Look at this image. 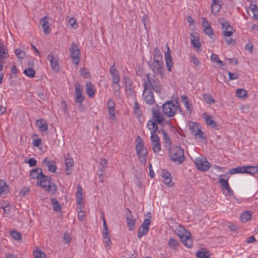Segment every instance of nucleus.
<instances>
[{"label": "nucleus", "mask_w": 258, "mask_h": 258, "mask_svg": "<svg viewBox=\"0 0 258 258\" xmlns=\"http://www.w3.org/2000/svg\"><path fill=\"white\" fill-rule=\"evenodd\" d=\"M75 94L76 95L75 102L79 103L80 106H82V102L85 99L84 96L82 94L83 89L79 83H76L75 85Z\"/></svg>", "instance_id": "9b49d317"}, {"label": "nucleus", "mask_w": 258, "mask_h": 258, "mask_svg": "<svg viewBox=\"0 0 258 258\" xmlns=\"http://www.w3.org/2000/svg\"><path fill=\"white\" fill-rule=\"evenodd\" d=\"M9 56L8 48L1 40H0V57L7 58Z\"/></svg>", "instance_id": "7c9ffc66"}, {"label": "nucleus", "mask_w": 258, "mask_h": 258, "mask_svg": "<svg viewBox=\"0 0 258 258\" xmlns=\"http://www.w3.org/2000/svg\"><path fill=\"white\" fill-rule=\"evenodd\" d=\"M145 217L143 223L140 226L138 229V237L141 238L143 236L146 235L149 231V227L151 222V213H149L147 215H145Z\"/></svg>", "instance_id": "423d86ee"}, {"label": "nucleus", "mask_w": 258, "mask_h": 258, "mask_svg": "<svg viewBox=\"0 0 258 258\" xmlns=\"http://www.w3.org/2000/svg\"><path fill=\"white\" fill-rule=\"evenodd\" d=\"M47 58L50 62L51 69L55 72H58L59 71V67L58 58L52 54H49L47 55Z\"/></svg>", "instance_id": "2eb2a0df"}, {"label": "nucleus", "mask_w": 258, "mask_h": 258, "mask_svg": "<svg viewBox=\"0 0 258 258\" xmlns=\"http://www.w3.org/2000/svg\"><path fill=\"white\" fill-rule=\"evenodd\" d=\"M9 191V186L7 182L2 179H0V196L8 193Z\"/></svg>", "instance_id": "72a5a7b5"}, {"label": "nucleus", "mask_w": 258, "mask_h": 258, "mask_svg": "<svg viewBox=\"0 0 258 258\" xmlns=\"http://www.w3.org/2000/svg\"><path fill=\"white\" fill-rule=\"evenodd\" d=\"M103 241L105 244L106 247H110L111 245V241L109 235L103 236Z\"/></svg>", "instance_id": "052dcab7"}, {"label": "nucleus", "mask_w": 258, "mask_h": 258, "mask_svg": "<svg viewBox=\"0 0 258 258\" xmlns=\"http://www.w3.org/2000/svg\"><path fill=\"white\" fill-rule=\"evenodd\" d=\"M219 23L222 25L223 29V35L226 37H230L231 36L233 32L232 31V27L230 26L229 23L224 18H220Z\"/></svg>", "instance_id": "1a4fd4ad"}, {"label": "nucleus", "mask_w": 258, "mask_h": 258, "mask_svg": "<svg viewBox=\"0 0 258 258\" xmlns=\"http://www.w3.org/2000/svg\"><path fill=\"white\" fill-rule=\"evenodd\" d=\"M51 201L53 207V210L56 212H59L61 209V207L57 200L56 199H51Z\"/></svg>", "instance_id": "a18cd8bd"}, {"label": "nucleus", "mask_w": 258, "mask_h": 258, "mask_svg": "<svg viewBox=\"0 0 258 258\" xmlns=\"http://www.w3.org/2000/svg\"><path fill=\"white\" fill-rule=\"evenodd\" d=\"M86 93L90 97H93L96 92L94 86L91 82H87L86 84Z\"/></svg>", "instance_id": "bb28decb"}, {"label": "nucleus", "mask_w": 258, "mask_h": 258, "mask_svg": "<svg viewBox=\"0 0 258 258\" xmlns=\"http://www.w3.org/2000/svg\"><path fill=\"white\" fill-rule=\"evenodd\" d=\"M153 117L154 118L155 121L158 123H160L164 120L163 115L161 112L155 109H152Z\"/></svg>", "instance_id": "393cba45"}, {"label": "nucleus", "mask_w": 258, "mask_h": 258, "mask_svg": "<svg viewBox=\"0 0 258 258\" xmlns=\"http://www.w3.org/2000/svg\"><path fill=\"white\" fill-rule=\"evenodd\" d=\"M151 143L154 152L158 154L161 151V143L158 135L151 136Z\"/></svg>", "instance_id": "ddd939ff"}, {"label": "nucleus", "mask_w": 258, "mask_h": 258, "mask_svg": "<svg viewBox=\"0 0 258 258\" xmlns=\"http://www.w3.org/2000/svg\"><path fill=\"white\" fill-rule=\"evenodd\" d=\"M236 95L239 98H245L247 96V91L243 89H238L236 90Z\"/></svg>", "instance_id": "3c124183"}, {"label": "nucleus", "mask_w": 258, "mask_h": 258, "mask_svg": "<svg viewBox=\"0 0 258 258\" xmlns=\"http://www.w3.org/2000/svg\"><path fill=\"white\" fill-rule=\"evenodd\" d=\"M143 98L147 104L152 105L155 103L154 94L150 90L146 89L144 88Z\"/></svg>", "instance_id": "4468645a"}, {"label": "nucleus", "mask_w": 258, "mask_h": 258, "mask_svg": "<svg viewBox=\"0 0 258 258\" xmlns=\"http://www.w3.org/2000/svg\"><path fill=\"white\" fill-rule=\"evenodd\" d=\"M36 123L40 132H45L48 130V125L44 119L37 120Z\"/></svg>", "instance_id": "c85d7f7f"}, {"label": "nucleus", "mask_w": 258, "mask_h": 258, "mask_svg": "<svg viewBox=\"0 0 258 258\" xmlns=\"http://www.w3.org/2000/svg\"><path fill=\"white\" fill-rule=\"evenodd\" d=\"M203 97L204 101L208 104H212L215 102V100L209 94H205Z\"/></svg>", "instance_id": "09e8293b"}, {"label": "nucleus", "mask_w": 258, "mask_h": 258, "mask_svg": "<svg viewBox=\"0 0 258 258\" xmlns=\"http://www.w3.org/2000/svg\"><path fill=\"white\" fill-rule=\"evenodd\" d=\"M167 51L165 53V60L168 70L170 72L173 66L172 57L170 48L167 44L166 45Z\"/></svg>", "instance_id": "f3484780"}, {"label": "nucleus", "mask_w": 258, "mask_h": 258, "mask_svg": "<svg viewBox=\"0 0 258 258\" xmlns=\"http://www.w3.org/2000/svg\"><path fill=\"white\" fill-rule=\"evenodd\" d=\"M158 124L153 119L148 121L147 126L151 132V136L157 135L156 132H158Z\"/></svg>", "instance_id": "412c9836"}, {"label": "nucleus", "mask_w": 258, "mask_h": 258, "mask_svg": "<svg viewBox=\"0 0 258 258\" xmlns=\"http://www.w3.org/2000/svg\"><path fill=\"white\" fill-rule=\"evenodd\" d=\"M194 136L197 139H203L204 138V133L201 128H200L195 133Z\"/></svg>", "instance_id": "bf43d9fd"}, {"label": "nucleus", "mask_w": 258, "mask_h": 258, "mask_svg": "<svg viewBox=\"0 0 258 258\" xmlns=\"http://www.w3.org/2000/svg\"><path fill=\"white\" fill-rule=\"evenodd\" d=\"M44 175L42 170L39 168L33 169L30 173V176L33 179H37L38 180H39Z\"/></svg>", "instance_id": "2f4dec72"}, {"label": "nucleus", "mask_w": 258, "mask_h": 258, "mask_svg": "<svg viewBox=\"0 0 258 258\" xmlns=\"http://www.w3.org/2000/svg\"><path fill=\"white\" fill-rule=\"evenodd\" d=\"M15 53L19 58L22 59L25 56L24 52L20 49H16L15 51Z\"/></svg>", "instance_id": "680f3d73"}, {"label": "nucleus", "mask_w": 258, "mask_h": 258, "mask_svg": "<svg viewBox=\"0 0 258 258\" xmlns=\"http://www.w3.org/2000/svg\"><path fill=\"white\" fill-rule=\"evenodd\" d=\"M80 73L81 75L85 78L90 77V73L88 70L85 68H81L80 70Z\"/></svg>", "instance_id": "13d9d810"}, {"label": "nucleus", "mask_w": 258, "mask_h": 258, "mask_svg": "<svg viewBox=\"0 0 258 258\" xmlns=\"http://www.w3.org/2000/svg\"><path fill=\"white\" fill-rule=\"evenodd\" d=\"M204 30L205 34L209 36H212L213 34V30L210 26L205 28Z\"/></svg>", "instance_id": "69168bd1"}, {"label": "nucleus", "mask_w": 258, "mask_h": 258, "mask_svg": "<svg viewBox=\"0 0 258 258\" xmlns=\"http://www.w3.org/2000/svg\"><path fill=\"white\" fill-rule=\"evenodd\" d=\"M107 106L108 108H115V103L112 99H109L107 101Z\"/></svg>", "instance_id": "774afa93"}, {"label": "nucleus", "mask_w": 258, "mask_h": 258, "mask_svg": "<svg viewBox=\"0 0 258 258\" xmlns=\"http://www.w3.org/2000/svg\"><path fill=\"white\" fill-rule=\"evenodd\" d=\"M126 223L129 230H133L135 228L136 219H133L132 212L129 209H126Z\"/></svg>", "instance_id": "a211bd4d"}, {"label": "nucleus", "mask_w": 258, "mask_h": 258, "mask_svg": "<svg viewBox=\"0 0 258 258\" xmlns=\"http://www.w3.org/2000/svg\"><path fill=\"white\" fill-rule=\"evenodd\" d=\"M133 109L134 114L135 117L138 119H140L142 116L143 113L140 105L136 100L134 102Z\"/></svg>", "instance_id": "b1692460"}, {"label": "nucleus", "mask_w": 258, "mask_h": 258, "mask_svg": "<svg viewBox=\"0 0 258 258\" xmlns=\"http://www.w3.org/2000/svg\"><path fill=\"white\" fill-rule=\"evenodd\" d=\"M169 156L172 161L179 164L183 163L185 159L183 150L180 146L171 148L169 151Z\"/></svg>", "instance_id": "7ed1b4c3"}, {"label": "nucleus", "mask_w": 258, "mask_h": 258, "mask_svg": "<svg viewBox=\"0 0 258 258\" xmlns=\"http://www.w3.org/2000/svg\"><path fill=\"white\" fill-rule=\"evenodd\" d=\"M196 255L197 258H209L210 257L209 251L204 249L197 251Z\"/></svg>", "instance_id": "ea45409f"}, {"label": "nucleus", "mask_w": 258, "mask_h": 258, "mask_svg": "<svg viewBox=\"0 0 258 258\" xmlns=\"http://www.w3.org/2000/svg\"><path fill=\"white\" fill-rule=\"evenodd\" d=\"M153 59H162V55L160 52V50L158 47H156L154 49L153 52Z\"/></svg>", "instance_id": "8fccbe9b"}, {"label": "nucleus", "mask_w": 258, "mask_h": 258, "mask_svg": "<svg viewBox=\"0 0 258 258\" xmlns=\"http://www.w3.org/2000/svg\"><path fill=\"white\" fill-rule=\"evenodd\" d=\"M251 217V213L249 211H245L241 215L240 220L242 222L245 223L250 220Z\"/></svg>", "instance_id": "79ce46f5"}, {"label": "nucleus", "mask_w": 258, "mask_h": 258, "mask_svg": "<svg viewBox=\"0 0 258 258\" xmlns=\"http://www.w3.org/2000/svg\"><path fill=\"white\" fill-rule=\"evenodd\" d=\"M221 2L218 0H214L211 6L212 13L216 15L217 14L221 9Z\"/></svg>", "instance_id": "f704fd0d"}, {"label": "nucleus", "mask_w": 258, "mask_h": 258, "mask_svg": "<svg viewBox=\"0 0 258 258\" xmlns=\"http://www.w3.org/2000/svg\"><path fill=\"white\" fill-rule=\"evenodd\" d=\"M249 8L253 13V18L258 20V6L255 4H250Z\"/></svg>", "instance_id": "c03bdc74"}, {"label": "nucleus", "mask_w": 258, "mask_h": 258, "mask_svg": "<svg viewBox=\"0 0 258 258\" xmlns=\"http://www.w3.org/2000/svg\"><path fill=\"white\" fill-rule=\"evenodd\" d=\"M194 163L198 170L203 172L208 170L211 166L206 157L202 155L196 158Z\"/></svg>", "instance_id": "6e6552de"}, {"label": "nucleus", "mask_w": 258, "mask_h": 258, "mask_svg": "<svg viewBox=\"0 0 258 258\" xmlns=\"http://www.w3.org/2000/svg\"><path fill=\"white\" fill-rule=\"evenodd\" d=\"M70 51L73 62L76 65L78 64L80 60V50L78 45L75 43H72L70 48Z\"/></svg>", "instance_id": "9d476101"}, {"label": "nucleus", "mask_w": 258, "mask_h": 258, "mask_svg": "<svg viewBox=\"0 0 258 258\" xmlns=\"http://www.w3.org/2000/svg\"><path fill=\"white\" fill-rule=\"evenodd\" d=\"M143 86L146 89L153 90L157 93H159L161 90L159 80L149 74L147 75V80H145Z\"/></svg>", "instance_id": "20e7f679"}, {"label": "nucleus", "mask_w": 258, "mask_h": 258, "mask_svg": "<svg viewBox=\"0 0 258 258\" xmlns=\"http://www.w3.org/2000/svg\"><path fill=\"white\" fill-rule=\"evenodd\" d=\"M108 111L109 115V119L112 121L116 120V115L115 108H108Z\"/></svg>", "instance_id": "864d4df0"}, {"label": "nucleus", "mask_w": 258, "mask_h": 258, "mask_svg": "<svg viewBox=\"0 0 258 258\" xmlns=\"http://www.w3.org/2000/svg\"><path fill=\"white\" fill-rule=\"evenodd\" d=\"M125 90L126 94L133 97L134 96V87L132 85L131 81L129 79H127L125 82Z\"/></svg>", "instance_id": "aec40b11"}, {"label": "nucleus", "mask_w": 258, "mask_h": 258, "mask_svg": "<svg viewBox=\"0 0 258 258\" xmlns=\"http://www.w3.org/2000/svg\"><path fill=\"white\" fill-rule=\"evenodd\" d=\"M140 141L136 145V150L138 156L139 160L142 164H146L147 159L146 155L147 150L144 147L143 142L140 139V137H138Z\"/></svg>", "instance_id": "0eeeda50"}, {"label": "nucleus", "mask_w": 258, "mask_h": 258, "mask_svg": "<svg viewBox=\"0 0 258 258\" xmlns=\"http://www.w3.org/2000/svg\"><path fill=\"white\" fill-rule=\"evenodd\" d=\"M42 143L41 139L40 138L37 139L36 140H33L32 142V145L38 147L40 146Z\"/></svg>", "instance_id": "338daca9"}, {"label": "nucleus", "mask_w": 258, "mask_h": 258, "mask_svg": "<svg viewBox=\"0 0 258 258\" xmlns=\"http://www.w3.org/2000/svg\"><path fill=\"white\" fill-rule=\"evenodd\" d=\"M35 258H44L45 254L40 249H36L33 252Z\"/></svg>", "instance_id": "603ef678"}, {"label": "nucleus", "mask_w": 258, "mask_h": 258, "mask_svg": "<svg viewBox=\"0 0 258 258\" xmlns=\"http://www.w3.org/2000/svg\"><path fill=\"white\" fill-rule=\"evenodd\" d=\"M203 115H205V120L207 125L211 126L212 128H215L217 126V123L214 120L212 116L207 115L206 113H204Z\"/></svg>", "instance_id": "e433bc0d"}, {"label": "nucleus", "mask_w": 258, "mask_h": 258, "mask_svg": "<svg viewBox=\"0 0 258 258\" xmlns=\"http://www.w3.org/2000/svg\"><path fill=\"white\" fill-rule=\"evenodd\" d=\"M191 37V43L192 46L195 49H199L201 47V44L200 42L199 38L196 33H191L190 34Z\"/></svg>", "instance_id": "4be33fe9"}, {"label": "nucleus", "mask_w": 258, "mask_h": 258, "mask_svg": "<svg viewBox=\"0 0 258 258\" xmlns=\"http://www.w3.org/2000/svg\"><path fill=\"white\" fill-rule=\"evenodd\" d=\"M168 244L172 249H178L179 246L178 241L173 238H170L169 240Z\"/></svg>", "instance_id": "37998d69"}, {"label": "nucleus", "mask_w": 258, "mask_h": 258, "mask_svg": "<svg viewBox=\"0 0 258 258\" xmlns=\"http://www.w3.org/2000/svg\"><path fill=\"white\" fill-rule=\"evenodd\" d=\"M176 234L179 236L182 243L187 248L192 246L193 242L189 231L181 225L178 226L175 229Z\"/></svg>", "instance_id": "f03ea898"}, {"label": "nucleus", "mask_w": 258, "mask_h": 258, "mask_svg": "<svg viewBox=\"0 0 258 258\" xmlns=\"http://www.w3.org/2000/svg\"><path fill=\"white\" fill-rule=\"evenodd\" d=\"M24 74L29 78H33L35 75V70L31 68L26 69L24 72Z\"/></svg>", "instance_id": "de8ad7c7"}, {"label": "nucleus", "mask_w": 258, "mask_h": 258, "mask_svg": "<svg viewBox=\"0 0 258 258\" xmlns=\"http://www.w3.org/2000/svg\"><path fill=\"white\" fill-rule=\"evenodd\" d=\"M107 167V161L105 158H102L100 160L99 169L100 173H98V175L100 177L103 174V172Z\"/></svg>", "instance_id": "c9c22d12"}, {"label": "nucleus", "mask_w": 258, "mask_h": 258, "mask_svg": "<svg viewBox=\"0 0 258 258\" xmlns=\"http://www.w3.org/2000/svg\"><path fill=\"white\" fill-rule=\"evenodd\" d=\"M200 127L198 123L192 122L189 125V129L192 134H195Z\"/></svg>", "instance_id": "4d7b16f0"}, {"label": "nucleus", "mask_w": 258, "mask_h": 258, "mask_svg": "<svg viewBox=\"0 0 258 258\" xmlns=\"http://www.w3.org/2000/svg\"><path fill=\"white\" fill-rule=\"evenodd\" d=\"M44 190L50 195H53L56 192L57 187L54 183L51 181L50 184L45 187Z\"/></svg>", "instance_id": "473e14b6"}, {"label": "nucleus", "mask_w": 258, "mask_h": 258, "mask_svg": "<svg viewBox=\"0 0 258 258\" xmlns=\"http://www.w3.org/2000/svg\"><path fill=\"white\" fill-rule=\"evenodd\" d=\"M178 107L177 102L168 101L162 105V112L166 116L171 117L176 114Z\"/></svg>", "instance_id": "39448f33"}, {"label": "nucleus", "mask_w": 258, "mask_h": 258, "mask_svg": "<svg viewBox=\"0 0 258 258\" xmlns=\"http://www.w3.org/2000/svg\"><path fill=\"white\" fill-rule=\"evenodd\" d=\"M83 188L80 185H77V191L76 194V200L78 204L81 205L83 202V198L82 195Z\"/></svg>", "instance_id": "4c0bfd02"}, {"label": "nucleus", "mask_w": 258, "mask_h": 258, "mask_svg": "<svg viewBox=\"0 0 258 258\" xmlns=\"http://www.w3.org/2000/svg\"><path fill=\"white\" fill-rule=\"evenodd\" d=\"M74 163V160L72 158H65L66 171V174L68 175L72 173Z\"/></svg>", "instance_id": "a878e982"}, {"label": "nucleus", "mask_w": 258, "mask_h": 258, "mask_svg": "<svg viewBox=\"0 0 258 258\" xmlns=\"http://www.w3.org/2000/svg\"><path fill=\"white\" fill-rule=\"evenodd\" d=\"M245 168L246 171L245 173L250 175L258 173V166H245Z\"/></svg>", "instance_id": "a19ab883"}, {"label": "nucleus", "mask_w": 258, "mask_h": 258, "mask_svg": "<svg viewBox=\"0 0 258 258\" xmlns=\"http://www.w3.org/2000/svg\"><path fill=\"white\" fill-rule=\"evenodd\" d=\"M211 58L213 61L220 64L221 66H224L223 62L219 59V56L217 54L212 53L211 55Z\"/></svg>", "instance_id": "5fc2aeb1"}, {"label": "nucleus", "mask_w": 258, "mask_h": 258, "mask_svg": "<svg viewBox=\"0 0 258 258\" xmlns=\"http://www.w3.org/2000/svg\"><path fill=\"white\" fill-rule=\"evenodd\" d=\"M48 17L45 16L40 20V23L42 26L43 30L44 33L47 34L50 32L49 25L48 22Z\"/></svg>", "instance_id": "c756f323"}, {"label": "nucleus", "mask_w": 258, "mask_h": 258, "mask_svg": "<svg viewBox=\"0 0 258 258\" xmlns=\"http://www.w3.org/2000/svg\"><path fill=\"white\" fill-rule=\"evenodd\" d=\"M71 240V237L69 233H64L63 236V242L64 244H69Z\"/></svg>", "instance_id": "e2e57ef3"}, {"label": "nucleus", "mask_w": 258, "mask_h": 258, "mask_svg": "<svg viewBox=\"0 0 258 258\" xmlns=\"http://www.w3.org/2000/svg\"><path fill=\"white\" fill-rule=\"evenodd\" d=\"M164 183L169 187L173 186V183L171 182L172 177L170 173L166 170H163L161 174Z\"/></svg>", "instance_id": "6ab92c4d"}, {"label": "nucleus", "mask_w": 258, "mask_h": 258, "mask_svg": "<svg viewBox=\"0 0 258 258\" xmlns=\"http://www.w3.org/2000/svg\"><path fill=\"white\" fill-rule=\"evenodd\" d=\"M219 182L222 185L223 189L224 190V194L225 195L230 196L233 195V191L229 186L228 179L220 178L219 180Z\"/></svg>", "instance_id": "dca6fc26"}, {"label": "nucleus", "mask_w": 258, "mask_h": 258, "mask_svg": "<svg viewBox=\"0 0 258 258\" xmlns=\"http://www.w3.org/2000/svg\"><path fill=\"white\" fill-rule=\"evenodd\" d=\"M245 172H246L245 166H241L232 168L229 171V173L232 175L237 173H245Z\"/></svg>", "instance_id": "58836bf2"}, {"label": "nucleus", "mask_w": 258, "mask_h": 258, "mask_svg": "<svg viewBox=\"0 0 258 258\" xmlns=\"http://www.w3.org/2000/svg\"><path fill=\"white\" fill-rule=\"evenodd\" d=\"M228 74L230 80H236L239 77L238 74L233 73L230 72H228Z\"/></svg>", "instance_id": "0e129e2a"}, {"label": "nucleus", "mask_w": 258, "mask_h": 258, "mask_svg": "<svg viewBox=\"0 0 258 258\" xmlns=\"http://www.w3.org/2000/svg\"><path fill=\"white\" fill-rule=\"evenodd\" d=\"M109 73L111 77V86L114 95L116 98H119L120 96V75L118 70L116 69L115 63L110 67Z\"/></svg>", "instance_id": "f257e3e1"}, {"label": "nucleus", "mask_w": 258, "mask_h": 258, "mask_svg": "<svg viewBox=\"0 0 258 258\" xmlns=\"http://www.w3.org/2000/svg\"><path fill=\"white\" fill-rule=\"evenodd\" d=\"M11 236L17 240H20L22 238L21 234L16 230H13L11 232Z\"/></svg>", "instance_id": "6e6d98bb"}, {"label": "nucleus", "mask_w": 258, "mask_h": 258, "mask_svg": "<svg viewBox=\"0 0 258 258\" xmlns=\"http://www.w3.org/2000/svg\"><path fill=\"white\" fill-rule=\"evenodd\" d=\"M51 177L46 176L44 175L36 183V185H39L42 187L43 188H45L47 186V185L50 184L51 182Z\"/></svg>", "instance_id": "5701e85b"}, {"label": "nucleus", "mask_w": 258, "mask_h": 258, "mask_svg": "<svg viewBox=\"0 0 258 258\" xmlns=\"http://www.w3.org/2000/svg\"><path fill=\"white\" fill-rule=\"evenodd\" d=\"M158 133H161L162 134L163 136V139L166 144H169L170 145L171 144V141L168 134L165 130H158Z\"/></svg>", "instance_id": "49530a36"}, {"label": "nucleus", "mask_w": 258, "mask_h": 258, "mask_svg": "<svg viewBox=\"0 0 258 258\" xmlns=\"http://www.w3.org/2000/svg\"><path fill=\"white\" fill-rule=\"evenodd\" d=\"M43 163L47 167L49 171L53 173L55 172L57 168L54 161L47 160V158H46Z\"/></svg>", "instance_id": "cd10ccee"}, {"label": "nucleus", "mask_w": 258, "mask_h": 258, "mask_svg": "<svg viewBox=\"0 0 258 258\" xmlns=\"http://www.w3.org/2000/svg\"><path fill=\"white\" fill-rule=\"evenodd\" d=\"M150 67L154 73H161L164 67L162 59H153V63L150 66Z\"/></svg>", "instance_id": "f8f14e48"}]
</instances>
